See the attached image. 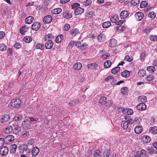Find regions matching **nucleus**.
Here are the masks:
<instances>
[{
    "mask_svg": "<svg viewBox=\"0 0 157 157\" xmlns=\"http://www.w3.org/2000/svg\"><path fill=\"white\" fill-rule=\"evenodd\" d=\"M10 105L14 108H19L21 104V100L18 98L13 99L10 103Z\"/></svg>",
    "mask_w": 157,
    "mask_h": 157,
    "instance_id": "nucleus-1",
    "label": "nucleus"
},
{
    "mask_svg": "<svg viewBox=\"0 0 157 157\" xmlns=\"http://www.w3.org/2000/svg\"><path fill=\"white\" fill-rule=\"evenodd\" d=\"M118 110L119 112L121 111L123 114H127L128 115H132L133 114V110L129 108H123L122 107H120L118 109Z\"/></svg>",
    "mask_w": 157,
    "mask_h": 157,
    "instance_id": "nucleus-2",
    "label": "nucleus"
},
{
    "mask_svg": "<svg viewBox=\"0 0 157 157\" xmlns=\"http://www.w3.org/2000/svg\"><path fill=\"white\" fill-rule=\"evenodd\" d=\"M144 14L142 12L136 13L135 15V19L138 21H141L144 17Z\"/></svg>",
    "mask_w": 157,
    "mask_h": 157,
    "instance_id": "nucleus-3",
    "label": "nucleus"
},
{
    "mask_svg": "<svg viewBox=\"0 0 157 157\" xmlns=\"http://www.w3.org/2000/svg\"><path fill=\"white\" fill-rule=\"evenodd\" d=\"M9 149L7 147L5 146L2 147L0 149V153L3 156L6 155L8 152Z\"/></svg>",
    "mask_w": 157,
    "mask_h": 157,
    "instance_id": "nucleus-4",
    "label": "nucleus"
},
{
    "mask_svg": "<svg viewBox=\"0 0 157 157\" xmlns=\"http://www.w3.org/2000/svg\"><path fill=\"white\" fill-rule=\"evenodd\" d=\"M14 136L12 135H9L5 138L4 139V142L8 144L10 142H12L14 140Z\"/></svg>",
    "mask_w": 157,
    "mask_h": 157,
    "instance_id": "nucleus-5",
    "label": "nucleus"
},
{
    "mask_svg": "<svg viewBox=\"0 0 157 157\" xmlns=\"http://www.w3.org/2000/svg\"><path fill=\"white\" fill-rule=\"evenodd\" d=\"M31 123L30 121L26 120L22 122V126L24 128H30Z\"/></svg>",
    "mask_w": 157,
    "mask_h": 157,
    "instance_id": "nucleus-6",
    "label": "nucleus"
},
{
    "mask_svg": "<svg viewBox=\"0 0 157 157\" xmlns=\"http://www.w3.org/2000/svg\"><path fill=\"white\" fill-rule=\"evenodd\" d=\"M52 20V17L50 15H48L44 17L43 19V21L45 23H49Z\"/></svg>",
    "mask_w": 157,
    "mask_h": 157,
    "instance_id": "nucleus-7",
    "label": "nucleus"
},
{
    "mask_svg": "<svg viewBox=\"0 0 157 157\" xmlns=\"http://www.w3.org/2000/svg\"><path fill=\"white\" fill-rule=\"evenodd\" d=\"M137 110L140 111L144 110L146 109V106L143 103H141L137 105L136 106Z\"/></svg>",
    "mask_w": 157,
    "mask_h": 157,
    "instance_id": "nucleus-8",
    "label": "nucleus"
},
{
    "mask_svg": "<svg viewBox=\"0 0 157 157\" xmlns=\"http://www.w3.org/2000/svg\"><path fill=\"white\" fill-rule=\"evenodd\" d=\"M84 11V9L79 7L76 8L74 11L75 14L76 15L81 14Z\"/></svg>",
    "mask_w": 157,
    "mask_h": 157,
    "instance_id": "nucleus-9",
    "label": "nucleus"
},
{
    "mask_svg": "<svg viewBox=\"0 0 157 157\" xmlns=\"http://www.w3.org/2000/svg\"><path fill=\"white\" fill-rule=\"evenodd\" d=\"M53 44V43L51 40H48L45 44V48L47 49H51Z\"/></svg>",
    "mask_w": 157,
    "mask_h": 157,
    "instance_id": "nucleus-10",
    "label": "nucleus"
},
{
    "mask_svg": "<svg viewBox=\"0 0 157 157\" xmlns=\"http://www.w3.org/2000/svg\"><path fill=\"white\" fill-rule=\"evenodd\" d=\"M40 26V23L38 22L34 23L32 25V29L35 31H37Z\"/></svg>",
    "mask_w": 157,
    "mask_h": 157,
    "instance_id": "nucleus-11",
    "label": "nucleus"
},
{
    "mask_svg": "<svg viewBox=\"0 0 157 157\" xmlns=\"http://www.w3.org/2000/svg\"><path fill=\"white\" fill-rule=\"evenodd\" d=\"M13 129V133L16 135L18 134L20 131L21 128L18 125H14Z\"/></svg>",
    "mask_w": 157,
    "mask_h": 157,
    "instance_id": "nucleus-12",
    "label": "nucleus"
},
{
    "mask_svg": "<svg viewBox=\"0 0 157 157\" xmlns=\"http://www.w3.org/2000/svg\"><path fill=\"white\" fill-rule=\"evenodd\" d=\"M40 151L39 148L37 147H34L32 151V155L33 156H36L39 153Z\"/></svg>",
    "mask_w": 157,
    "mask_h": 157,
    "instance_id": "nucleus-13",
    "label": "nucleus"
},
{
    "mask_svg": "<svg viewBox=\"0 0 157 157\" xmlns=\"http://www.w3.org/2000/svg\"><path fill=\"white\" fill-rule=\"evenodd\" d=\"M129 15V13L126 10L122 11L120 13V17L121 19L126 18Z\"/></svg>",
    "mask_w": 157,
    "mask_h": 157,
    "instance_id": "nucleus-14",
    "label": "nucleus"
},
{
    "mask_svg": "<svg viewBox=\"0 0 157 157\" xmlns=\"http://www.w3.org/2000/svg\"><path fill=\"white\" fill-rule=\"evenodd\" d=\"M79 33V31L77 29L74 28L71 30L70 34L72 36H75L76 35Z\"/></svg>",
    "mask_w": 157,
    "mask_h": 157,
    "instance_id": "nucleus-15",
    "label": "nucleus"
},
{
    "mask_svg": "<svg viewBox=\"0 0 157 157\" xmlns=\"http://www.w3.org/2000/svg\"><path fill=\"white\" fill-rule=\"evenodd\" d=\"M151 139L150 137L148 136H144L142 138V141L144 144H147L149 143Z\"/></svg>",
    "mask_w": 157,
    "mask_h": 157,
    "instance_id": "nucleus-16",
    "label": "nucleus"
},
{
    "mask_svg": "<svg viewBox=\"0 0 157 157\" xmlns=\"http://www.w3.org/2000/svg\"><path fill=\"white\" fill-rule=\"evenodd\" d=\"M117 41L114 39L113 38L109 41V45L112 48L115 47L117 46Z\"/></svg>",
    "mask_w": 157,
    "mask_h": 157,
    "instance_id": "nucleus-17",
    "label": "nucleus"
},
{
    "mask_svg": "<svg viewBox=\"0 0 157 157\" xmlns=\"http://www.w3.org/2000/svg\"><path fill=\"white\" fill-rule=\"evenodd\" d=\"M10 118V116L8 115H5L0 119V122L2 123L6 122L9 121Z\"/></svg>",
    "mask_w": 157,
    "mask_h": 157,
    "instance_id": "nucleus-18",
    "label": "nucleus"
},
{
    "mask_svg": "<svg viewBox=\"0 0 157 157\" xmlns=\"http://www.w3.org/2000/svg\"><path fill=\"white\" fill-rule=\"evenodd\" d=\"M62 16L64 18L67 19L70 18L72 17V14L70 13L68 11H66L63 12Z\"/></svg>",
    "mask_w": 157,
    "mask_h": 157,
    "instance_id": "nucleus-19",
    "label": "nucleus"
},
{
    "mask_svg": "<svg viewBox=\"0 0 157 157\" xmlns=\"http://www.w3.org/2000/svg\"><path fill=\"white\" fill-rule=\"evenodd\" d=\"M34 20V17L32 16H29L26 17L25 20V23L30 24H31Z\"/></svg>",
    "mask_w": 157,
    "mask_h": 157,
    "instance_id": "nucleus-20",
    "label": "nucleus"
},
{
    "mask_svg": "<svg viewBox=\"0 0 157 157\" xmlns=\"http://www.w3.org/2000/svg\"><path fill=\"white\" fill-rule=\"evenodd\" d=\"M143 127L141 126H137L136 127L134 128V131L136 134L141 133L143 131Z\"/></svg>",
    "mask_w": 157,
    "mask_h": 157,
    "instance_id": "nucleus-21",
    "label": "nucleus"
},
{
    "mask_svg": "<svg viewBox=\"0 0 157 157\" xmlns=\"http://www.w3.org/2000/svg\"><path fill=\"white\" fill-rule=\"evenodd\" d=\"M107 98L105 97H102L99 100L98 102L102 105H105L106 104Z\"/></svg>",
    "mask_w": 157,
    "mask_h": 157,
    "instance_id": "nucleus-22",
    "label": "nucleus"
},
{
    "mask_svg": "<svg viewBox=\"0 0 157 157\" xmlns=\"http://www.w3.org/2000/svg\"><path fill=\"white\" fill-rule=\"evenodd\" d=\"M82 67V64L80 63H78L75 64L73 66L74 69L76 70L80 69Z\"/></svg>",
    "mask_w": 157,
    "mask_h": 157,
    "instance_id": "nucleus-23",
    "label": "nucleus"
},
{
    "mask_svg": "<svg viewBox=\"0 0 157 157\" xmlns=\"http://www.w3.org/2000/svg\"><path fill=\"white\" fill-rule=\"evenodd\" d=\"M130 73L129 71L125 70L121 73V75L123 77L127 78L130 76Z\"/></svg>",
    "mask_w": 157,
    "mask_h": 157,
    "instance_id": "nucleus-24",
    "label": "nucleus"
},
{
    "mask_svg": "<svg viewBox=\"0 0 157 157\" xmlns=\"http://www.w3.org/2000/svg\"><path fill=\"white\" fill-rule=\"evenodd\" d=\"M119 20V17L117 14H114L111 18V21L112 23H115Z\"/></svg>",
    "mask_w": 157,
    "mask_h": 157,
    "instance_id": "nucleus-25",
    "label": "nucleus"
},
{
    "mask_svg": "<svg viewBox=\"0 0 157 157\" xmlns=\"http://www.w3.org/2000/svg\"><path fill=\"white\" fill-rule=\"evenodd\" d=\"M149 131L150 132L154 134H156L157 133V127L154 126L151 127L149 128Z\"/></svg>",
    "mask_w": 157,
    "mask_h": 157,
    "instance_id": "nucleus-26",
    "label": "nucleus"
},
{
    "mask_svg": "<svg viewBox=\"0 0 157 157\" xmlns=\"http://www.w3.org/2000/svg\"><path fill=\"white\" fill-rule=\"evenodd\" d=\"M79 102L78 99H75L70 102L68 104L69 106H72L75 104H78Z\"/></svg>",
    "mask_w": 157,
    "mask_h": 157,
    "instance_id": "nucleus-27",
    "label": "nucleus"
},
{
    "mask_svg": "<svg viewBox=\"0 0 157 157\" xmlns=\"http://www.w3.org/2000/svg\"><path fill=\"white\" fill-rule=\"evenodd\" d=\"M17 148V146L15 144H13L11 145L10 148V152L11 153H14Z\"/></svg>",
    "mask_w": 157,
    "mask_h": 157,
    "instance_id": "nucleus-28",
    "label": "nucleus"
},
{
    "mask_svg": "<svg viewBox=\"0 0 157 157\" xmlns=\"http://www.w3.org/2000/svg\"><path fill=\"white\" fill-rule=\"evenodd\" d=\"M124 118L126 120L125 121L127 122L128 124H131L134 122L133 120L131 119L128 116H126L124 117Z\"/></svg>",
    "mask_w": 157,
    "mask_h": 157,
    "instance_id": "nucleus-29",
    "label": "nucleus"
},
{
    "mask_svg": "<svg viewBox=\"0 0 157 157\" xmlns=\"http://www.w3.org/2000/svg\"><path fill=\"white\" fill-rule=\"evenodd\" d=\"M53 38V36L51 34H48V35L45 36L44 38V41H47L48 40H51Z\"/></svg>",
    "mask_w": 157,
    "mask_h": 157,
    "instance_id": "nucleus-30",
    "label": "nucleus"
},
{
    "mask_svg": "<svg viewBox=\"0 0 157 157\" xmlns=\"http://www.w3.org/2000/svg\"><path fill=\"white\" fill-rule=\"evenodd\" d=\"M147 98L146 96L144 95L140 96L139 97L138 100L139 101L145 102L146 101Z\"/></svg>",
    "mask_w": 157,
    "mask_h": 157,
    "instance_id": "nucleus-31",
    "label": "nucleus"
},
{
    "mask_svg": "<svg viewBox=\"0 0 157 157\" xmlns=\"http://www.w3.org/2000/svg\"><path fill=\"white\" fill-rule=\"evenodd\" d=\"M13 130V128L11 126H8L5 129L4 132L6 133H10Z\"/></svg>",
    "mask_w": 157,
    "mask_h": 157,
    "instance_id": "nucleus-32",
    "label": "nucleus"
},
{
    "mask_svg": "<svg viewBox=\"0 0 157 157\" xmlns=\"http://www.w3.org/2000/svg\"><path fill=\"white\" fill-rule=\"evenodd\" d=\"M62 11V9L60 8H57L54 9L52 12L54 14H59Z\"/></svg>",
    "mask_w": 157,
    "mask_h": 157,
    "instance_id": "nucleus-33",
    "label": "nucleus"
},
{
    "mask_svg": "<svg viewBox=\"0 0 157 157\" xmlns=\"http://www.w3.org/2000/svg\"><path fill=\"white\" fill-rule=\"evenodd\" d=\"M23 40L26 43H29L32 41V39L30 36H25Z\"/></svg>",
    "mask_w": 157,
    "mask_h": 157,
    "instance_id": "nucleus-34",
    "label": "nucleus"
},
{
    "mask_svg": "<svg viewBox=\"0 0 157 157\" xmlns=\"http://www.w3.org/2000/svg\"><path fill=\"white\" fill-rule=\"evenodd\" d=\"M156 16L155 13L153 11L150 12L148 14V16L149 17L152 19H154Z\"/></svg>",
    "mask_w": 157,
    "mask_h": 157,
    "instance_id": "nucleus-35",
    "label": "nucleus"
},
{
    "mask_svg": "<svg viewBox=\"0 0 157 157\" xmlns=\"http://www.w3.org/2000/svg\"><path fill=\"white\" fill-rule=\"evenodd\" d=\"M147 70L150 73H153L154 72L155 69L153 66H148L147 67Z\"/></svg>",
    "mask_w": 157,
    "mask_h": 157,
    "instance_id": "nucleus-36",
    "label": "nucleus"
},
{
    "mask_svg": "<svg viewBox=\"0 0 157 157\" xmlns=\"http://www.w3.org/2000/svg\"><path fill=\"white\" fill-rule=\"evenodd\" d=\"M146 79L148 81H152L155 79V77L152 75H147L146 77Z\"/></svg>",
    "mask_w": 157,
    "mask_h": 157,
    "instance_id": "nucleus-37",
    "label": "nucleus"
},
{
    "mask_svg": "<svg viewBox=\"0 0 157 157\" xmlns=\"http://www.w3.org/2000/svg\"><path fill=\"white\" fill-rule=\"evenodd\" d=\"M111 25V23L110 21H107L103 23L102 27L103 28H106L110 26Z\"/></svg>",
    "mask_w": 157,
    "mask_h": 157,
    "instance_id": "nucleus-38",
    "label": "nucleus"
},
{
    "mask_svg": "<svg viewBox=\"0 0 157 157\" xmlns=\"http://www.w3.org/2000/svg\"><path fill=\"white\" fill-rule=\"evenodd\" d=\"M121 126L124 129H126L128 128V124L125 121H123L121 123Z\"/></svg>",
    "mask_w": 157,
    "mask_h": 157,
    "instance_id": "nucleus-39",
    "label": "nucleus"
},
{
    "mask_svg": "<svg viewBox=\"0 0 157 157\" xmlns=\"http://www.w3.org/2000/svg\"><path fill=\"white\" fill-rule=\"evenodd\" d=\"M146 71L143 69L140 70L138 72L139 75L140 77H144L146 75Z\"/></svg>",
    "mask_w": 157,
    "mask_h": 157,
    "instance_id": "nucleus-40",
    "label": "nucleus"
},
{
    "mask_svg": "<svg viewBox=\"0 0 157 157\" xmlns=\"http://www.w3.org/2000/svg\"><path fill=\"white\" fill-rule=\"evenodd\" d=\"M148 153L150 154H155L156 152L154 151L152 147H148L147 148Z\"/></svg>",
    "mask_w": 157,
    "mask_h": 157,
    "instance_id": "nucleus-41",
    "label": "nucleus"
},
{
    "mask_svg": "<svg viewBox=\"0 0 157 157\" xmlns=\"http://www.w3.org/2000/svg\"><path fill=\"white\" fill-rule=\"evenodd\" d=\"M27 29L26 28L25 26H22L21 27L20 30V33L22 35H24L25 33L27 32Z\"/></svg>",
    "mask_w": 157,
    "mask_h": 157,
    "instance_id": "nucleus-42",
    "label": "nucleus"
},
{
    "mask_svg": "<svg viewBox=\"0 0 157 157\" xmlns=\"http://www.w3.org/2000/svg\"><path fill=\"white\" fill-rule=\"evenodd\" d=\"M98 65L96 63H91L88 64L87 66V67L88 68H91L94 69Z\"/></svg>",
    "mask_w": 157,
    "mask_h": 157,
    "instance_id": "nucleus-43",
    "label": "nucleus"
},
{
    "mask_svg": "<svg viewBox=\"0 0 157 157\" xmlns=\"http://www.w3.org/2000/svg\"><path fill=\"white\" fill-rule=\"evenodd\" d=\"M63 37V36L62 34L57 36L56 39V42L57 43H59L62 40Z\"/></svg>",
    "mask_w": 157,
    "mask_h": 157,
    "instance_id": "nucleus-44",
    "label": "nucleus"
},
{
    "mask_svg": "<svg viewBox=\"0 0 157 157\" xmlns=\"http://www.w3.org/2000/svg\"><path fill=\"white\" fill-rule=\"evenodd\" d=\"M120 67H117L113 69L111 71V72L113 74L117 73L120 70Z\"/></svg>",
    "mask_w": 157,
    "mask_h": 157,
    "instance_id": "nucleus-45",
    "label": "nucleus"
},
{
    "mask_svg": "<svg viewBox=\"0 0 157 157\" xmlns=\"http://www.w3.org/2000/svg\"><path fill=\"white\" fill-rule=\"evenodd\" d=\"M111 64V61L108 60L105 62L104 64V67L105 68H108L109 67Z\"/></svg>",
    "mask_w": 157,
    "mask_h": 157,
    "instance_id": "nucleus-46",
    "label": "nucleus"
},
{
    "mask_svg": "<svg viewBox=\"0 0 157 157\" xmlns=\"http://www.w3.org/2000/svg\"><path fill=\"white\" fill-rule=\"evenodd\" d=\"M148 4L147 1H142L140 3V8H144L146 7Z\"/></svg>",
    "mask_w": 157,
    "mask_h": 157,
    "instance_id": "nucleus-47",
    "label": "nucleus"
},
{
    "mask_svg": "<svg viewBox=\"0 0 157 157\" xmlns=\"http://www.w3.org/2000/svg\"><path fill=\"white\" fill-rule=\"evenodd\" d=\"M105 36L102 34H100L97 37L98 40L99 42H101L105 39Z\"/></svg>",
    "mask_w": 157,
    "mask_h": 157,
    "instance_id": "nucleus-48",
    "label": "nucleus"
},
{
    "mask_svg": "<svg viewBox=\"0 0 157 157\" xmlns=\"http://www.w3.org/2000/svg\"><path fill=\"white\" fill-rule=\"evenodd\" d=\"M150 40L152 41H155L157 40V36L151 35L150 37Z\"/></svg>",
    "mask_w": 157,
    "mask_h": 157,
    "instance_id": "nucleus-49",
    "label": "nucleus"
},
{
    "mask_svg": "<svg viewBox=\"0 0 157 157\" xmlns=\"http://www.w3.org/2000/svg\"><path fill=\"white\" fill-rule=\"evenodd\" d=\"M6 46L4 44L2 43L0 44V50L4 51L6 50Z\"/></svg>",
    "mask_w": 157,
    "mask_h": 157,
    "instance_id": "nucleus-50",
    "label": "nucleus"
},
{
    "mask_svg": "<svg viewBox=\"0 0 157 157\" xmlns=\"http://www.w3.org/2000/svg\"><path fill=\"white\" fill-rule=\"evenodd\" d=\"M36 48L37 49L43 50L44 48V44H37L36 46Z\"/></svg>",
    "mask_w": 157,
    "mask_h": 157,
    "instance_id": "nucleus-51",
    "label": "nucleus"
},
{
    "mask_svg": "<svg viewBox=\"0 0 157 157\" xmlns=\"http://www.w3.org/2000/svg\"><path fill=\"white\" fill-rule=\"evenodd\" d=\"M91 2V0H86L83 2V5L85 6H87L90 5Z\"/></svg>",
    "mask_w": 157,
    "mask_h": 157,
    "instance_id": "nucleus-52",
    "label": "nucleus"
},
{
    "mask_svg": "<svg viewBox=\"0 0 157 157\" xmlns=\"http://www.w3.org/2000/svg\"><path fill=\"white\" fill-rule=\"evenodd\" d=\"M22 117L21 115H18L15 116L14 117V119L16 121H18L21 120Z\"/></svg>",
    "mask_w": 157,
    "mask_h": 157,
    "instance_id": "nucleus-53",
    "label": "nucleus"
},
{
    "mask_svg": "<svg viewBox=\"0 0 157 157\" xmlns=\"http://www.w3.org/2000/svg\"><path fill=\"white\" fill-rule=\"evenodd\" d=\"M70 27V25L68 24H66L64 25L63 30L67 31Z\"/></svg>",
    "mask_w": 157,
    "mask_h": 157,
    "instance_id": "nucleus-54",
    "label": "nucleus"
},
{
    "mask_svg": "<svg viewBox=\"0 0 157 157\" xmlns=\"http://www.w3.org/2000/svg\"><path fill=\"white\" fill-rule=\"evenodd\" d=\"M142 157H145L146 156V153L145 150L142 149L140 151H138Z\"/></svg>",
    "mask_w": 157,
    "mask_h": 157,
    "instance_id": "nucleus-55",
    "label": "nucleus"
},
{
    "mask_svg": "<svg viewBox=\"0 0 157 157\" xmlns=\"http://www.w3.org/2000/svg\"><path fill=\"white\" fill-rule=\"evenodd\" d=\"M110 155V152L109 151L105 150L103 153V157H109Z\"/></svg>",
    "mask_w": 157,
    "mask_h": 157,
    "instance_id": "nucleus-56",
    "label": "nucleus"
},
{
    "mask_svg": "<svg viewBox=\"0 0 157 157\" xmlns=\"http://www.w3.org/2000/svg\"><path fill=\"white\" fill-rule=\"evenodd\" d=\"M2 137V136L0 135V147L2 146L4 144V140Z\"/></svg>",
    "mask_w": 157,
    "mask_h": 157,
    "instance_id": "nucleus-57",
    "label": "nucleus"
},
{
    "mask_svg": "<svg viewBox=\"0 0 157 157\" xmlns=\"http://www.w3.org/2000/svg\"><path fill=\"white\" fill-rule=\"evenodd\" d=\"M14 47L17 49H19L21 48V45L19 43H17L14 45Z\"/></svg>",
    "mask_w": 157,
    "mask_h": 157,
    "instance_id": "nucleus-58",
    "label": "nucleus"
},
{
    "mask_svg": "<svg viewBox=\"0 0 157 157\" xmlns=\"http://www.w3.org/2000/svg\"><path fill=\"white\" fill-rule=\"evenodd\" d=\"M80 4L78 3H74L71 5V8L72 9H75L80 6Z\"/></svg>",
    "mask_w": 157,
    "mask_h": 157,
    "instance_id": "nucleus-59",
    "label": "nucleus"
},
{
    "mask_svg": "<svg viewBox=\"0 0 157 157\" xmlns=\"http://www.w3.org/2000/svg\"><path fill=\"white\" fill-rule=\"evenodd\" d=\"M128 89L126 87H124L121 88V93L123 94H125L127 91Z\"/></svg>",
    "mask_w": 157,
    "mask_h": 157,
    "instance_id": "nucleus-60",
    "label": "nucleus"
},
{
    "mask_svg": "<svg viewBox=\"0 0 157 157\" xmlns=\"http://www.w3.org/2000/svg\"><path fill=\"white\" fill-rule=\"evenodd\" d=\"M140 0H132L131 1V3L133 6H136L139 2Z\"/></svg>",
    "mask_w": 157,
    "mask_h": 157,
    "instance_id": "nucleus-61",
    "label": "nucleus"
},
{
    "mask_svg": "<svg viewBox=\"0 0 157 157\" xmlns=\"http://www.w3.org/2000/svg\"><path fill=\"white\" fill-rule=\"evenodd\" d=\"M100 151L99 150H97L94 151V155L95 157H100L101 154Z\"/></svg>",
    "mask_w": 157,
    "mask_h": 157,
    "instance_id": "nucleus-62",
    "label": "nucleus"
},
{
    "mask_svg": "<svg viewBox=\"0 0 157 157\" xmlns=\"http://www.w3.org/2000/svg\"><path fill=\"white\" fill-rule=\"evenodd\" d=\"M110 56L109 53H106L103 54L102 56L103 59H107Z\"/></svg>",
    "mask_w": 157,
    "mask_h": 157,
    "instance_id": "nucleus-63",
    "label": "nucleus"
},
{
    "mask_svg": "<svg viewBox=\"0 0 157 157\" xmlns=\"http://www.w3.org/2000/svg\"><path fill=\"white\" fill-rule=\"evenodd\" d=\"M124 59L125 60L129 62H131L133 60V59L130 58L128 55H127L125 57Z\"/></svg>",
    "mask_w": 157,
    "mask_h": 157,
    "instance_id": "nucleus-64",
    "label": "nucleus"
}]
</instances>
